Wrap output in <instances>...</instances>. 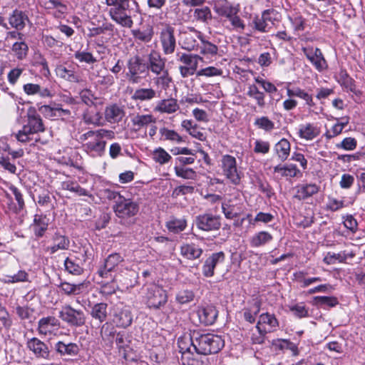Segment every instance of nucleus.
I'll return each mask as SVG.
<instances>
[{
    "instance_id": "nucleus-1",
    "label": "nucleus",
    "mask_w": 365,
    "mask_h": 365,
    "mask_svg": "<svg viewBox=\"0 0 365 365\" xmlns=\"http://www.w3.org/2000/svg\"><path fill=\"white\" fill-rule=\"evenodd\" d=\"M190 341L192 349L203 356L218 353L225 345L221 336L199 330L190 331Z\"/></svg>"
},
{
    "instance_id": "nucleus-2",
    "label": "nucleus",
    "mask_w": 365,
    "mask_h": 365,
    "mask_svg": "<svg viewBox=\"0 0 365 365\" xmlns=\"http://www.w3.org/2000/svg\"><path fill=\"white\" fill-rule=\"evenodd\" d=\"M115 135L112 130L99 129L88 130L80 135L78 141L88 153L102 156L105 152L106 141L104 138L113 139Z\"/></svg>"
},
{
    "instance_id": "nucleus-3",
    "label": "nucleus",
    "mask_w": 365,
    "mask_h": 365,
    "mask_svg": "<svg viewBox=\"0 0 365 365\" xmlns=\"http://www.w3.org/2000/svg\"><path fill=\"white\" fill-rule=\"evenodd\" d=\"M109 9L110 19L122 27L130 29L133 26L132 19L133 9L129 0H106Z\"/></svg>"
},
{
    "instance_id": "nucleus-4",
    "label": "nucleus",
    "mask_w": 365,
    "mask_h": 365,
    "mask_svg": "<svg viewBox=\"0 0 365 365\" xmlns=\"http://www.w3.org/2000/svg\"><path fill=\"white\" fill-rule=\"evenodd\" d=\"M126 78L132 84L139 83L148 75V67L145 58L138 55L130 57L127 62Z\"/></svg>"
},
{
    "instance_id": "nucleus-5",
    "label": "nucleus",
    "mask_w": 365,
    "mask_h": 365,
    "mask_svg": "<svg viewBox=\"0 0 365 365\" xmlns=\"http://www.w3.org/2000/svg\"><path fill=\"white\" fill-rule=\"evenodd\" d=\"M58 317L68 326L75 328L84 326L86 322L85 312L81 309H74L70 304H64L61 307Z\"/></svg>"
},
{
    "instance_id": "nucleus-6",
    "label": "nucleus",
    "mask_w": 365,
    "mask_h": 365,
    "mask_svg": "<svg viewBox=\"0 0 365 365\" xmlns=\"http://www.w3.org/2000/svg\"><path fill=\"white\" fill-rule=\"evenodd\" d=\"M145 298L148 307L154 309H160L168 301L165 290L155 284L148 287Z\"/></svg>"
},
{
    "instance_id": "nucleus-7",
    "label": "nucleus",
    "mask_w": 365,
    "mask_h": 365,
    "mask_svg": "<svg viewBox=\"0 0 365 365\" xmlns=\"http://www.w3.org/2000/svg\"><path fill=\"white\" fill-rule=\"evenodd\" d=\"M159 37L163 53L165 55L173 53L176 47L175 28L168 24L163 25Z\"/></svg>"
},
{
    "instance_id": "nucleus-8",
    "label": "nucleus",
    "mask_w": 365,
    "mask_h": 365,
    "mask_svg": "<svg viewBox=\"0 0 365 365\" xmlns=\"http://www.w3.org/2000/svg\"><path fill=\"white\" fill-rule=\"evenodd\" d=\"M113 209L118 217L125 218L135 215L138 212L139 205L132 200L123 196L120 201L116 202Z\"/></svg>"
},
{
    "instance_id": "nucleus-9",
    "label": "nucleus",
    "mask_w": 365,
    "mask_h": 365,
    "mask_svg": "<svg viewBox=\"0 0 365 365\" xmlns=\"http://www.w3.org/2000/svg\"><path fill=\"white\" fill-rule=\"evenodd\" d=\"M195 222L198 229L206 232L216 231L221 227L220 217L208 213L197 215Z\"/></svg>"
},
{
    "instance_id": "nucleus-10",
    "label": "nucleus",
    "mask_w": 365,
    "mask_h": 365,
    "mask_svg": "<svg viewBox=\"0 0 365 365\" xmlns=\"http://www.w3.org/2000/svg\"><path fill=\"white\" fill-rule=\"evenodd\" d=\"M222 166L225 175L234 184L240 182V177L237 169V163L235 157L225 155L222 158Z\"/></svg>"
},
{
    "instance_id": "nucleus-11",
    "label": "nucleus",
    "mask_w": 365,
    "mask_h": 365,
    "mask_svg": "<svg viewBox=\"0 0 365 365\" xmlns=\"http://www.w3.org/2000/svg\"><path fill=\"white\" fill-rule=\"evenodd\" d=\"M225 255L223 252H214L210 255L204 262L202 267L203 276L212 277L215 274V269L217 265L224 263Z\"/></svg>"
},
{
    "instance_id": "nucleus-12",
    "label": "nucleus",
    "mask_w": 365,
    "mask_h": 365,
    "mask_svg": "<svg viewBox=\"0 0 365 365\" xmlns=\"http://www.w3.org/2000/svg\"><path fill=\"white\" fill-rule=\"evenodd\" d=\"M54 350L58 356L67 359L77 356L81 349L76 343L58 341L54 345Z\"/></svg>"
},
{
    "instance_id": "nucleus-13",
    "label": "nucleus",
    "mask_w": 365,
    "mask_h": 365,
    "mask_svg": "<svg viewBox=\"0 0 365 365\" xmlns=\"http://www.w3.org/2000/svg\"><path fill=\"white\" fill-rule=\"evenodd\" d=\"M26 347L33 352L37 358L50 359L51 351L48 345L36 337L29 339Z\"/></svg>"
},
{
    "instance_id": "nucleus-14",
    "label": "nucleus",
    "mask_w": 365,
    "mask_h": 365,
    "mask_svg": "<svg viewBox=\"0 0 365 365\" xmlns=\"http://www.w3.org/2000/svg\"><path fill=\"white\" fill-rule=\"evenodd\" d=\"M148 72L150 71L153 73L159 76L165 69V59L162 58L161 55L155 50H152L145 58Z\"/></svg>"
},
{
    "instance_id": "nucleus-15",
    "label": "nucleus",
    "mask_w": 365,
    "mask_h": 365,
    "mask_svg": "<svg viewBox=\"0 0 365 365\" xmlns=\"http://www.w3.org/2000/svg\"><path fill=\"white\" fill-rule=\"evenodd\" d=\"M179 347L181 350L180 361L182 365H207V359L202 356L200 353H193L190 347H182L180 344Z\"/></svg>"
},
{
    "instance_id": "nucleus-16",
    "label": "nucleus",
    "mask_w": 365,
    "mask_h": 365,
    "mask_svg": "<svg viewBox=\"0 0 365 365\" xmlns=\"http://www.w3.org/2000/svg\"><path fill=\"white\" fill-rule=\"evenodd\" d=\"M123 260L118 253L110 255L104 262V264L98 269V274L102 278H109L110 273Z\"/></svg>"
},
{
    "instance_id": "nucleus-17",
    "label": "nucleus",
    "mask_w": 365,
    "mask_h": 365,
    "mask_svg": "<svg viewBox=\"0 0 365 365\" xmlns=\"http://www.w3.org/2000/svg\"><path fill=\"white\" fill-rule=\"evenodd\" d=\"M304 53L318 71H321L327 68V61L319 48H304Z\"/></svg>"
},
{
    "instance_id": "nucleus-18",
    "label": "nucleus",
    "mask_w": 365,
    "mask_h": 365,
    "mask_svg": "<svg viewBox=\"0 0 365 365\" xmlns=\"http://www.w3.org/2000/svg\"><path fill=\"white\" fill-rule=\"evenodd\" d=\"M24 126L25 127L26 131L27 130V132H31L33 134L45 130L43 120L34 109H30L29 110L28 122L27 124Z\"/></svg>"
},
{
    "instance_id": "nucleus-19",
    "label": "nucleus",
    "mask_w": 365,
    "mask_h": 365,
    "mask_svg": "<svg viewBox=\"0 0 365 365\" xmlns=\"http://www.w3.org/2000/svg\"><path fill=\"white\" fill-rule=\"evenodd\" d=\"M55 71L56 76L65 81L71 83H79L81 81V76L71 65L68 67L62 64L58 65Z\"/></svg>"
},
{
    "instance_id": "nucleus-20",
    "label": "nucleus",
    "mask_w": 365,
    "mask_h": 365,
    "mask_svg": "<svg viewBox=\"0 0 365 365\" xmlns=\"http://www.w3.org/2000/svg\"><path fill=\"white\" fill-rule=\"evenodd\" d=\"M133 321L131 312L128 307L123 306L117 307L113 316V322L117 327L126 328L129 327Z\"/></svg>"
},
{
    "instance_id": "nucleus-21",
    "label": "nucleus",
    "mask_w": 365,
    "mask_h": 365,
    "mask_svg": "<svg viewBox=\"0 0 365 365\" xmlns=\"http://www.w3.org/2000/svg\"><path fill=\"white\" fill-rule=\"evenodd\" d=\"M274 13V10L273 9H267L262 12L261 17L257 16L255 18L253 23L255 29L260 32H267V29L273 24L271 15Z\"/></svg>"
},
{
    "instance_id": "nucleus-22",
    "label": "nucleus",
    "mask_w": 365,
    "mask_h": 365,
    "mask_svg": "<svg viewBox=\"0 0 365 365\" xmlns=\"http://www.w3.org/2000/svg\"><path fill=\"white\" fill-rule=\"evenodd\" d=\"M60 322L53 316L43 317L38 322V331L39 334L47 336L53 331V327H59Z\"/></svg>"
},
{
    "instance_id": "nucleus-23",
    "label": "nucleus",
    "mask_w": 365,
    "mask_h": 365,
    "mask_svg": "<svg viewBox=\"0 0 365 365\" xmlns=\"http://www.w3.org/2000/svg\"><path fill=\"white\" fill-rule=\"evenodd\" d=\"M319 187L315 183L302 184L296 187V194L294 197L299 200H304L318 193Z\"/></svg>"
},
{
    "instance_id": "nucleus-24",
    "label": "nucleus",
    "mask_w": 365,
    "mask_h": 365,
    "mask_svg": "<svg viewBox=\"0 0 365 365\" xmlns=\"http://www.w3.org/2000/svg\"><path fill=\"white\" fill-rule=\"evenodd\" d=\"M256 326L262 329H265L267 334L276 330L279 324L274 314L264 313L259 316Z\"/></svg>"
},
{
    "instance_id": "nucleus-25",
    "label": "nucleus",
    "mask_w": 365,
    "mask_h": 365,
    "mask_svg": "<svg viewBox=\"0 0 365 365\" xmlns=\"http://www.w3.org/2000/svg\"><path fill=\"white\" fill-rule=\"evenodd\" d=\"M198 316L202 323L205 325H212L217 318L218 311L215 307L208 305L198 310Z\"/></svg>"
},
{
    "instance_id": "nucleus-26",
    "label": "nucleus",
    "mask_w": 365,
    "mask_h": 365,
    "mask_svg": "<svg viewBox=\"0 0 365 365\" xmlns=\"http://www.w3.org/2000/svg\"><path fill=\"white\" fill-rule=\"evenodd\" d=\"M9 24L17 31L22 30L27 22H29L27 14L19 9L13 11L9 18Z\"/></svg>"
},
{
    "instance_id": "nucleus-27",
    "label": "nucleus",
    "mask_w": 365,
    "mask_h": 365,
    "mask_svg": "<svg viewBox=\"0 0 365 365\" xmlns=\"http://www.w3.org/2000/svg\"><path fill=\"white\" fill-rule=\"evenodd\" d=\"M202 252V249L195 243H184L180 247L181 255L189 260L200 258Z\"/></svg>"
},
{
    "instance_id": "nucleus-28",
    "label": "nucleus",
    "mask_w": 365,
    "mask_h": 365,
    "mask_svg": "<svg viewBox=\"0 0 365 365\" xmlns=\"http://www.w3.org/2000/svg\"><path fill=\"white\" fill-rule=\"evenodd\" d=\"M180 108L176 99L170 98L159 101L154 110L161 113L171 114L176 112Z\"/></svg>"
},
{
    "instance_id": "nucleus-29",
    "label": "nucleus",
    "mask_w": 365,
    "mask_h": 365,
    "mask_svg": "<svg viewBox=\"0 0 365 365\" xmlns=\"http://www.w3.org/2000/svg\"><path fill=\"white\" fill-rule=\"evenodd\" d=\"M124 116L125 111L123 108L116 104L110 105L106 107L105 110V118L109 123H119Z\"/></svg>"
},
{
    "instance_id": "nucleus-30",
    "label": "nucleus",
    "mask_w": 365,
    "mask_h": 365,
    "mask_svg": "<svg viewBox=\"0 0 365 365\" xmlns=\"http://www.w3.org/2000/svg\"><path fill=\"white\" fill-rule=\"evenodd\" d=\"M156 118L151 114H137L132 117L131 123L135 131H138L143 128L154 124Z\"/></svg>"
},
{
    "instance_id": "nucleus-31",
    "label": "nucleus",
    "mask_w": 365,
    "mask_h": 365,
    "mask_svg": "<svg viewBox=\"0 0 365 365\" xmlns=\"http://www.w3.org/2000/svg\"><path fill=\"white\" fill-rule=\"evenodd\" d=\"M119 282V289H128L136 284L137 274L133 271H126L119 276H115Z\"/></svg>"
},
{
    "instance_id": "nucleus-32",
    "label": "nucleus",
    "mask_w": 365,
    "mask_h": 365,
    "mask_svg": "<svg viewBox=\"0 0 365 365\" xmlns=\"http://www.w3.org/2000/svg\"><path fill=\"white\" fill-rule=\"evenodd\" d=\"M273 240L272 235L267 231H260L255 233L250 239V245L253 248L265 246Z\"/></svg>"
},
{
    "instance_id": "nucleus-33",
    "label": "nucleus",
    "mask_w": 365,
    "mask_h": 365,
    "mask_svg": "<svg viewBox=\"0 0 365 365\" xmlns=\"http://www.w3.org/2000/svg\"><path fill=\"white\" fill-rule=\"evenodd\" d=\"M53 245L48 247V250L51 252V254H54L58 250H66L70 247V240L69 239L64 236L61 235L58 233H55L52 238Z\"/></svg>"
},
{
    "instance_id": "nucleus-34",
    "label": "nucleus",
    "mask_w": 365,
    "mask_h": 365,
    "mask_svg": "<svg viewBox=\"0 0 365 365\" xmlns=\"http://www.w3.org/2000/svg\"><path fill=\"white\" fill-rule=\"evenodd\" d=\"M49 220L45 215H36L32 225L34 234L36 237H42L48 229Z\"/></svg>"
},
{
    "instance_id": "nucleus-35",
    "label": "nucleus",
    "mask_w": 365,
    "mask_h": 365,
    "mask_svg": "<svg viewBox=\"0 0 365 365\" xmlns=\"http://www.w3.org/2000/svg\"><path fill=\"white\" fill-rule=\"evenodd\" d=\"M108 304L106 303L101 302L94 304L90 311V315L99 323H103L106 321L108 317Z\"/></svg>"
},
{
    "instance_id": "nucleus-36",
    "label": "nucleus",
    "mask_w": 365,
    "mask_h": 365,
    "mask_svg": "<svg viewBox=\"0 0 365 365\" xmlns=\"http://www.w3.org/2000/svg\"><path fill=\"white\" fill-rule=\"evenodd\" d=\"M24 91L29 96L39 94L42 98L51 97V91L47 88H41L38 84L26 83L24 85Z\"/></svg>"
},
{
    "instance_id": "nucleus-37",
    "label": "nucleus",
    "mask_w": 365,
    "mask_h": 365,
    "mask_svg": "<svg viewBox=\"0 0 365 365\" xmlns=\"http://www.w3.org/2000/svg\"><path fill=\"white\" fill-rule=\"evenodd\" d=\"M355 255L352 252H347L346 251L340 252L339 253L328 252L324 258V262L328 264H334L336 261L339 262H344L347 258H352Z\"/></svg>"
},
{
    "instance_id": "nucleus-38",
    "label": "nucleus",
    "mask_w": 365,
    "mask_h": 365,
    "mask_svg": "<svg viewBox=\"0 0 365 365\" xmlns=\"http://www.w3.org/2000/svg\"><path fill=\"white\" fill-rule=\"evenodd\" d=\"M157 92L150 88H138L135 91L131 96V98L134 101H150L156 97Z\"/></svg>"
},
{
    "instance_id": "nucleus-39",
    "label": "nucleus",
    "mask_w": 365,
    "mask_h": 365,
    "mask_svg": "<svg viewBox=\"0 0 365 365\" xmlns=\"http://www.w3.org/2000/svg\"><path fill=\"white\" fill-rule=\"evenodd\" d=\"M274 149L278 158L284 162L289 155L290 143L287 139L282 138L275 144Z\"/></svg>"
},
{
    "instance_id": "nucleus-40",
    "label": "nucleus",
    "mask_w": 365,
    "mask_h": 365,
    "mask_svg": "<svg viewBox=\"0 0 365 365\" xmlns=\"http://www.w3.org/2000/svg\"><path fill=\"white\" fill-rule=\"evenodd\" d=\"M319 134V129L311 123L301 125L299 130V135L301 138L311 140Z\"/></svg>"
},
{
    "instance_id": "nucleus-41",
    "label": "nucleus",
    "mask_w": 365,
    "mask_h": 365,
    "mask_svg": "<svg viewBox=\"0 0 365 365\" xmlns=\"http://www.w3.org/2000/svg\"><path fill=\"white\" fill-rule=\"evenodd\" d=\"M100 333L103 341H107L109 344H113L114 342L116 330L111 324L108 322L103 324L101 327Z\"/></svg>"
},
{
    "instance_id": "nucleus-42",
    "label": "nucleus",
    "mask_w": 365,
    "mask_h": 365,
    "mask_svg": "<svg viewBox=\"0 0 365 365\" xmlns=\"http://www.w3.org/2000/svg\"><path fill=\"white\" fill-rule=\"evenodd\" d=\"M187 226V222L185 219L171 218L166 222V227L169 231L174 233H179L183 231Z\"/></svg>"
},
{
    "instance_id": "nucleus-43",
    "label": "nucleus",
    "mask_w": 365,
    "mask_h": 365,
    "mask_svg": "<svg viewBox=\"0 0 365 365\" xmlns=\"http://www.w3.org/2000/svg\"><path fill=\"white\" fill-rule=\"evenodd\" d=\"M178 61L186 65L185 66H189L191 68H196L198 65V60H202V58L198 55H192L187 53H178Z\"/></svg>"
},
{
    "instance_id": "nucleus-44",
    "label": "nucleus",
    "mask_w": 365,
    "mask_h": 365,
    "mask_svg": "<svg viewBox=\"0 0 365 365\" xmlns=\"http://www.w3.org/2000/svg\"><path fill=\"white\" fill-rule=\"evenodd\" d=\"M194 19L197 21L207 23L212 19V13L208 6L195 9L193 14Z\"/></svg>"
},
{
    "instance_id": "nucleus-45",
    "label": "nucleus",
    "mask_w": 365,
    "mask_h": 365,
    "mask_svg": "<svg viewBox=\"0 0 365 365\" xmlns=\"http://www.w3.org/2000/svg\"><path fill=\"white\" fill-rule=\"evenodd\" d=\"M247 94L250 98H254L259 107L262 108L264 106V94L259 91L255 85H250L249 86Z\"/></svg>"
},
{
    "instance_id": "nucleus-46",
    "label": "nucleus",
    "mask_w": 365,
    "mask_h": 365,
    "mask_svg": "<svg viewBox=\"0 0 365 365\" xmlns=\"http://www.w3.org/2000/svg\"><path fill=\"white\" fill-rule=\"evenodd\" d=\"M200 32H197V36L200 38L202 46H200V53L203 55H216L218 51L217 46L210 41H205L200 37Z\"/></svg>"
},
{
    "instance_id": "nucleus-47",
    "label": "nucleus",
    "mask_w": 365,
    "mask_h": 365,
    "mask_svg": "<svg viewBox=\"0 0 365 365\" xmlns=\"http://www.w3.org/2000/svg\"><path fill=\"white\" fill-rule=\"evenodd\" d=\"M62 188L77 193L78 195H87V191L82 188L80 185L75 181L68 180L63 182Z\"/></svg>"
},
{
    "instance_id": "nucleus-48",
    "label": "nucleus",
    "mask_w": 365,
    "mask_h": 365,
    "mask_svg": "<svg viewBox=\"0 0 365 365\" xmlns=\"http://www.w3.org/2000/svg\"><path fill=\"white\" fill-rule=\"evenodd\" d=\"M12 51L14 52L17 58L21 60L27 56L29 47L27 44L21 40L20 42H16L13 44Z\"/></svg>"
},
{
    "instance_id": "nucleus-49",
    "label": "nucleus",
    "mask_w": 365,
    "mask_h": 365,
    "mask_svg": "<svg viewBox=\"0 0 365 365\" xmlns=\"http://www.w3.org/2000/svg\"><path fill=\"white\" fill-rule=\"evenodd\" d=\"M82 287V284H73L66 282H61L58 285L60 289L67 295L78 294Z\"/></svg>"
},
{
    "instance_id": "nucleus-50",
    "label": "nucleus",
    "mask_w": 365,
    "mask_h": 365,
    "mask_svg": "<svg viewBox=\"0 0 365 365\" xmlns=\"http://www.w3.org/2000/svg\"><path fill=\"white\" fill-rule=\"evenodd\" d=\"M160 133L163 140H170L176 143L182 142V138L173 130H169L166 128L160 129Z\"/></svg>"
},
{
    "instance_id": "nucleus-51",
    "label": "nucleus",
    "mask_w": 365,
    "mask_h": 365,
    "mask_svg": "<svg viewBox=\"0 0 365 365\" xmlns=\"http://www.w3.org/2000/svg\"><path fill=\"white\" fill-rule=\"evenodd\" d=\"M314 301L316 304L323 307H332L338 304V300L334 297H315Z\"/></svg>"
},
{
    "instance_id": "nucleus-52",
    "label": "nucleus",
    "mask_w": 365,
    "mask_h": 365,
    "mask_svg": "<svg viewBox=\"0 0 365 365\" xmlns=\"http://www.w3.org/2000/svg\"><path fill=\"white\" fill-rule=\"evenodd\" d=\"M118 278L114 277L110 282L103 284L101 287V293L103 295H111L119 289L118 284H116Z\"/></svg>"
},
{
    "instance_id": "nucleus-53",
    "label": "nucleus",
    "mask_w": 365,
    "mask_h": 365,
    "mask_svg": "<svg viewBox=\"0 0 365 365\" xmlns=\"http://www.w3.org/2000/svg\"><path fill=\"white\" fill-rule=\"evenodd\" d=\"M162 75L155 78V83L160 86L163 89L167 90L170 88L173 81L172 77L169 75L168 71L166 70L161 73Z\"/></svg>"
},
{
    "instance_id": "nucleus-54",
    "label": "nucleus",
    "mask_w": 365,
    "mask_h": 365,
    "mask_svg": "<svg viewBox=\"0 0 365 365\" xmlns=\"http://www.w3.org/2000/svg\"><path fill=\"white\" fill-rule=\"evenodd\" d=\"M175 171L178 177L184 179L193 180L196 177V173L192 168H186L184 167L175 166Z\"/></svg>"
},
{
    "instance_id": "nucleus-55",
    "label": "nucleus",
    "mask_w": 365,
    "mask_h": 365,
    "mask_svg": "<svg viewBox=\"0 0 365 365\" xmlns=\"http://www.w3.org/2000/svg\"><path fill=\"white\" fill-rule=\"evenodd\" d=\"M153 158L160 164H165L171 159V156L164 149L159 148L153 152Z\"/></svg>"
},
{
    "instance_id": "nucleus-56",
    "label": "nucleus",
    "mask_w": 365,
    "mask_h": 365,
    "mask_svg": "<svg viewBox=\"0 0 365 365\" xmlns=\"http://www.w3.org/2000/svg\"><path fill=\"white\" fill-rule=\"evenodd\" d=\"M64 266L66 270L72 274L79 275L83 272V268L68 257L65 259Z\"/></svg>"
},
{
    "instance_id": "nucleus-57",
    "label": "nucleus",
    "mask_w": 365,
    "mask_h": 365,
    "mask_svg": "<svg viewBox=\"0 0 365 365\" xmlns=\"http://www.w3.org/2000/svg\"><path fill=\"white\" fill-rule=\"evenodd\" d=\"M9 190L12 192L13 195H14L15 200L17 201L18 207L16 208V212H19L21 211L25 207L23 195L21 192L14 185H11L9 187Z\"/></svg>"
},
{
    "instance_id": "nucleus-58",
    "label": "nucleus",
    "mask_w": 365,
    "mask_h": 365,
    "mask_svg": "<svg viewBox=\"0 0 365 365\" xmlns=\"http://www.w3.org/2000/svg\"><path fill=\"white\" fill-rule=\"evenodd\" d=\"M222 71L214 66H209L198 71L196 73L197 76H205L207 77H212L221 76Z\"/></svg>"
},
{
    "instance_id": "nucleus-59",
    "label": "nucleus",
    "mask_w": 365,
    "mask_h": 365,
    "mask_svg": "<svg viewBox=\"0 0 365 365\" xmlns=\"http://www.w3.org/2000/svg\"><path fill=\"white\" fill-rule=\"evenodd\" d=\"M220 16L230 19L235 14H237L238 9L231 5H225L217 9Z\"/></svg>"
},
{
    "instance_id": "nucleus-60",
    "label": "nucleus",
    "mask_w": 365,
    "mask_h": 365,
    "mask_svg": "<svg viewBox=\"0 0 365 365\" xmlns=\"http://www.w3.org/2000/svg\"><path fill=\"white\" fill-rule=\"evenodd\" d=\"M83 119L86 124L100 125L101 116L97 111L94 113L93 112H87L83 114Z\"/></svg>"
},
{
    "instance_id": "nucleus-61",
    "label": "nucleus",
    "mask_w": 365,
    "mask_h": 365,
    "mask_svg": "<svg viewBox=\"0 0 365 365\" xmlns=\"http://www.w3.org/2000/svg\"><path fill=\"white\" fill-rule=\"evenodd\" d=\"M194 187L191 185H180L173 190L172 197L177 198L180 195L192 194L194 192Z\"/></svg>"
},
{
    "instance_id": "nucleus-62",
    "label": "nucleus",
    "mask_w": 365,
    "mask_h": 365,
    "mask_svg": "<svg viewBox=\"0 0 365 365\" xmlns=\"http://www.w3.org/2000/svg\"><path fill=\"white\" fill-rule=\"evenodd\" d=\"M58 107H51V106L44 105L39 108V111L48 118H58Z\"/></svg>"
},
{
    "instance_id": "nucleus-63",
    "label": "nucleus",
    "mask_w": 365,
    "mask_h": 365,
    "mask_svg": "<svg viewBox=\"0 0 365 365\" xmlns=\"http://www.w3.org/2000/svg\"><path fill=\"white\" fill-rule=\"evenodd\" d=\"M74 56L80 62H85L87 63H93L96 62V58L89 52L76 51Z\"/></svg>"
},
{
    "instance_id": "nucleus-64",
    "label": "nucleus",
    "mask_w": 365,
    "mask_h": 365,
    "mask_svg": "<svg viewBox=\"0 0 365 365\" xmlns=\"http://www.w3.org/2000/svg\"><path fill=\"white\" fill-rule=\"evenodd\" d=\"M194 299V293L190 290H182L179 292L176 296L177 301L180 304H186Z\"/></svg>"
}]
</instances>
